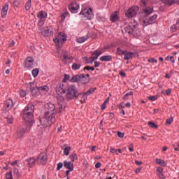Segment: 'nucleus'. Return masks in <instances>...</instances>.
<instances>
[{
	"instance_id": "1",
	"label": "nucleus",
	"mask_w": 179,
	"mask_h": 179,
	"mask_svg": "<svg viewBox=\"0 0 179 179\" xmlns=\"http://www.w3.org/2000/svg\"><path fill=\"white\" fill-rule=\"evenodd\" d=\"M34 105L29 104L22 111L23 120L28 127H31L34 124Z\"/></svg>"
},
{
	"instance_id": "2",
	"label": "nucleus",
	"mask_w": 179,
	"mask_h": 179,
	"mask_svg": "<svg viewBox=\"0 0 179 179\" xmlns=\"http://www.w3.org/2000/svg\"><path fill=\"white\" fill-rule=\"evenodd\" d=\"M55 113L45 112L43 118L40 120V123L43 127H51L52 124H55Z\"/></svg>"
},
{
	"instance_id": "3",
	"label": "nucleus",
	"mask_w": 179,
	"mask_h": 179,
	"mask_svg": "<svg viewBox=\"0 0 179 179\" xmlns=\"http://www.w3.org/2000/svg\"><path fill=\"white\" fill-rule=\"evenodd\" d=\"M78 89L75 85H71L66 88V100H73L75 97H78Z\"/></svg>"
},
{
	"instance_id": "4",
	"label": "nucleus",
	"mask_w": 179,
	"mask_h": 179,
	"mask_svg": "<svg viewBox=\"0 0 179 179\" xmlns=\"http://www.w3.org/2000/svg\"><path fill=\"white\" fill-rule=\"evenodd\" d=\"M66 38L67 36L65 33L59 32L57 36L53 39V41L58 47H62L65 43V41H66Z\"/></svg>"
},
{
	"instance_id": "5",
	"label": "nucleus",
	"mask_w": 179,
	"mask_h": 179,
	"mask_svg": "<svg viewBox=\"0 0 179 179\" xmlns=\"http://www.w3.org/2000/svg\"><path fill=\"white\" fill-rule=\"evenodd\" d=\"M79 15H83L84 17H86L87 20H92L94 17V14L93 13V9L92 8H85L80 11Z\"/></svg>"
},
{
	"instance_id": "6",
	"label": "nucleus",
	"mask_w": 179,
	"mask_h": 179,
	"mask_svg": "<svg viewBox=\"0 0 179 179\" xmlns=\"http://www.w3.org/2000/svg\"><path fill=\"white\" fill-rule=\"evenodd\" d=\"M139 8L138 6H132L129 8L125 13V16L127 19H131V17H135L136 16Z\"/></svg>"
},
{
	"instance_id": "7",
	"label": "nucleus",
	"mask_w": 179,
	"mask_h": 179,
	"mask_svg": "<svg viewBox=\"0 0 179 179\" xmlns=\"http://www.w3.org/2000/svg\"><path fill=\"white\" fill-rule=\"evenodd\" d=\"M36 162L40 163L41 166H45L47 162H48V155L46 152H41L36 158Z\"/></svg>"
},
{
	"instance_id": "8",
	"label": "nucleus",
	"mask_w": 179,
	"mask_h": 179,
	"mask_svg": "<svg viewBox=\"0 0 179 179\" xmlns=\"http://www.w3.org/2000/svg\"><path fill=\"white\" fill-rule=\"evenodd\" d=\"M37 17L39 19L38 26L40 27H43V26H44L45 19H47V13L43 10L39 11L38 13Z\"/></svg>"
},
{
	"instance_id": "9",
	"label": "nucleus",
	"mask_w": 179,
	"mask_h": 179,
	"mask_svg": "<svg viewBox=\"0 0 179 179\" xmlns=\"http://www.w3.org/2000/svg\"><path fill=\"white\" fill-rule=\"evenodd\" d=\"M66 85L59 83L56 86V93L58 96H62L66 93Z\"/></svg>"
},
{
	"instance_id": "10",
	"label": "nucleus",
	"mask_w": 179,
	"mask_h": 179,
	"mask_svg": "<svg viewBox=\"0 0 179 179\" xmlns=\"http://www.w3.org/2000/svg\"><path fill=\"white\" fill-rule=\"evenodd\" d=\"M41 34L44 37H51L54 35V29L52 27H46L43 29Z\"/></svg>"
},
{
	"instance_id": "11",
	"label": "nucleus",
	"mask_w": 179,
	"mask_h": 179,
	"mask_svg": "<svg viewBox=\"0 0 179 179\" xmlns=\"http://www.w3.org/2000/svg\"><path fill=\"white\" fill-rule=\"evenodd\" d=\"M157 19V15L155 14L154 15L149 17V19L144 20L143 23L144 26H149L150 24H153L156 22Z\"/></svg>"
},
{
	"instance_id": "12",
	"label": "nucleus",
	"mask_w": 179,
	"mask_h": 179,
	"mask_svg": "<svg viewBox=\"0 0 179 179\" xmlns=\"http://www.w3.org/2000/svg\"><path fill=\"white\" fill-rule=\"evenodd\" d=\"M79 4L75 1L72 2L69 6V9L71 13H78V10H79Z\"/></svg>"
},
{
	"instance_id": "13",
	"label": "nucleus",
	"mask_w": 179,
	"mask_h": 179,
	"mask_svg": "<svg viewBox=\"0 0 179 179\" xmlns=\"http://www.w3.org/2000/svg\"><path fill=\"white\" fill-rule=\"evenodd\" d=\"M30 128L31 127H27L26 129L22 128V129H20L19 130H17V133H16L17 138H18V139L23 138V136H24V134H26V132H29V131H30Z\"/></svg>"
},
{
	"instance_id": "14",
	"label": "nucleus",
	"mask_w": 179,
	"mask_h": 179,
	"mask_svg": "<svg viewBox=\"0 0 179 179\" xmlns=\"http://www.w3.org/2000/svg\"><path fill=\"white\" fill-rule=\"evenodd\" d=\"M33 62H34V58L33 57H27L25 59V68L31 69L33 68Z\"/></svg>"
},
{
	"instance_id": "15",
	"label": "nucleus",
	"mask_w": 179,
	"mask_h": 179,
	"mask_svg": "<svg viewBox=\"0 0 179 179\" xmlns=\"http://www.w3.org/2000/svg\"><path fill=\"white\" fill-rule=\"evenodd\" d=\"M101 54H103V52H101V51L96 50L94 52H92V62H88L89 64H92V62H94V61H96V59H97V58H99V57H100V55H101Z\"/></svg>"
},
{
	"instance_id": "16",
	"label": "nucleus",
	"mask_w": 179,
	"mask_h": 179,
	"mask_svg": "<svg viewBox=\"0 0 179 179\" xmlns=\"http://www.w3.org/2000/svg\"><path fill=\"white\" fill-rule=\"evenodd\" d=\"M80 82L83 85L89 83L90 82V74H80Z\"/></svg>"
},
{
	"instance_id": "17",
	"label": "nucleus",
	"mask_w": 179,
	"mask_h": 179,
	"mask_svg": "<svg viewBox=\"0 0 179 179\" xmlns=\"http://www.w3.org/2000/svg\"><path fill=\"white\" fill-rule=\"evenodd\" d=\"M37 90L40 93V94L44 95L48 93V90H50V87H48V85L37 87Z\"/></svg>"
},
{
	"instance_id": "18",
	"label": "nucleus",
	"mask_w": 179,
	"mask_h": 179,
	"mask_svg": "<svg viewBox=\"0 0 179 179\" xmlns=\"http://www.w3.org/2000/svg\"><path fill=\"white\" fill-rule=\"evenodd\" d=\"M9 10V3H6L1 9V17H6V15H8V10Z\"/></svg>"
},
{
	"instance_id": "19",
	"label": "nucleus",
	"mask_w": 179,
	"mask_h": 179,
	"mask_svg": "<svg viewBox=\"0 0 179 179\" xmlns=\"http://www.w3.org/2000/svg\"><path fill=\"white\" fill-rule=\"evenodd\" d=\"M46 113H55V105L48 103L45 105Z\"/></svg>"
},
{
	"instance_id": "20",
	"label": "nucleus",
	"mask_w": 179,
	"mask_h": 179,
	"mask_svg": "<svg viewBox=\"0 0 179 179\" xmlns=\"http://www.w3.org/2000/svg\"><path fill=\"white\" fill-rule=\"evenodd\" d=\"M5 106L6 110H11L15 104L13 103V101L12 99H8L6 101Z\"/></svg>"
},
{
	"instance_id": "21",
	"label": "nucleus",
	"mask_w": 179,
	"mask_h": 179,
	"mask_svg": "<svg viewBox=\"0 0 179 179\" xmlns=\"http://www.w3.org/2000/svg\"><path fill=\"white\" fill-rule=\"evenodd\" d=\"M124 61H128L129 59H132V58H134V55H135V53L132 52H128L126 50V52H124Z\"/></svg>"
},
{
	"instance_id": "22",
	"label": "nucleus",
	"mask_w": 179,
	"mask_h": 179,
	"mask_svg": "<svg viewBox=\"0 0 179 179\" xmlns=\"http://www.w3.org/2000/svg\"><path fill=\"white\" fill-rule=\"evenodd\" d=\"M179 30V18L176 19V24H173L171 27V31L173 33H176V31H178Z\"/></svg>"
},
{
	"instance_id": "23",
	"label": "nucleus",
	"mask_w": 179,
	"mask_h": 179,
	"mask_svg": "<svg viewBox=\"0 0 179 179\" xmlns=\"http://www.w3.org/2000/svg\"><path fill=\"white\" fill-rule=\"evenodd\" d=\"M64 166L68 170L73 171V162H72L64 161Z\"/></svg>"
},
{
	"instance_id": "24",
	"label": "nucleus",
	"mask_w": 179,
	"mask_h": 179,
	"mask_svg": "<svg viewBox=\"0 0 179 179\" xmlns=\"http://www.w3.org/2000/svg\"><path fill=\"white\" fill-rule=\"evenodd\" d=\"M26 163H27L29 167H34L36 166V162H37V159L35 158H29L25 160Z\"/></svg>"
},
{
	"instance_id": "25",
	"label": "nucleus",
	"mask_w": 179,
	"mask_h": 179,
	"mask_svg": "<svg viewBox=\"0 0 179 179\" xmlns=\"http://www.w3.org/2000/svg\"><path fill=\"white\" fill-rule=\"evenodd\" d=\"M118 12L115 11L113 14L110 15V20L113 23H115L118 19H120V17L118 16Z\"/></svg>"
},
{
	"instance_id": "26",
	"label": "nucleus",
	"mask_w": 179,
	"mask_h": 179,
	"mask_svg": "<svg viewBox=\"0 0 179 179\" xmlns=\"http://www.w3.org/2000/svg\"><path fill=\"white\" fill-rule=\"evenodd\" d=\"M100 61L102 62H110L113 60V56L111 55H104L99 58Z\"/></svg>"
},
{
	"instance_id": "27",
	"label": "nucleus",
	"mask_w": 179,
	"mask_h": 179,
	"mask_svg": "<svg viewBox=\"0 0 179 179\" xmlns=\"http://www.w3.org/2000/svg\"><path fill=\"white\" fill-rule=\"evenodd\" d=\"M70 82H72V83H76V82H80V75L78 74V75L73 76L70 79Z\"/></svg>"
},
{
	"instance_id": "28",
	"label": "nucleus",
	"mask_w": 179,
	"mask_h": 179,
	"mask_svg": "<svg viewBox=\"0 0 179 179\" xmlns=\"http://www.w3.org/2000/svg\"><path fill=\"white\" fill-rule=\"evenodd\" d=\"M69 16V12H68V10L66 8L64 9V13L62 14L61 16V20L62 22H64V20H65V19Z\"/></svg>"
},
{
	"instance_id": "29",
	"label": "nucleus",
	"mask_w": 179,
	"mask_h": 179,
	"mask_svg": "<svg viewBox=\"0 0 179 179\" xmlns=\"http://www.w3.org/2000/svg\"><path fill=\"white\" fill-rule=\"evenodd\" d=\"M89 40V36H82L80 38H78L76 39L77 43H79L80 44H82V43H85V41H87Z\"/></svg>"
},
{
	"instance_id": "30",
	"label": "nucleus",
	"mask_w": 179,
	"mask_h": 179,
	"mask_svg": "<svg viewBox=\"0 0 179 179\" xmlns=\"http://www.w3.org/2000/svg\"><path fill=\"white\" fill-rule=\"evenodd\" d=\"M162 1L166 6H171V5L176 3L175 0H162Z\"/></svg>"
},
{
	"instance_id": "31",
	"label": "nucleus",
	"mask_w": 179,
	"mask_h": 179,
	"mask_svg": "<svg viewBox=\"0 0 179 179\" xmlns=\"http://www.w3.org/2000/svg\"><path fill=\"white\" fill-rule=\"evenodd\" d=\"M124 30L126 33H128V34H133L134 29L131 27V25H129L124 28Z\"/></svg>"
},
{
	"instance_id": "32",
	"label": "nucleus",
	"mask_w": 179,
	"mask_h": 179,
	"mask_svg": "<svg viewBox=\"0 0 179 179\" xmlns=\"http://www.w3.org/2000/svg\"><path fill=\"white\" fill-rule=\"evenodd\" d=\"M143 12L144 13H145V15H152V13H153V8L146 7V8L144 9Z\"/></svg>"
},
{
	"instance_id": "33",
	"label": "nucleus",
	"mask_w": 179,
	"mask_h": 179,
	"mask_svg": "<svg viewBox=\"0 0 179 179\" xmlns=\"http://www.w3.org/2000/svg\"><path fill=\"white\" fill-rule=\"evenodd\" d=\"M156 162L157 164H159V166H163L164 167H166L167 166V163L162 159H157Z\"/></svg>"
},
{
	"instance_id": "34",
	"label": "nucleus",
	"mask_w": 179,
	"mask_h": 179,
	"mask_svg": "<svg viewBox=\"0 0 179 179\" xmlns=\"http://www.w3.org/2000/svg\"><path fill=\"white\" fill-rule=\"evenodd\" d=\"M69 159H71V163H73L75 160H78V155L75 152H73L69 155Z\"/></svg>"
},
{
	"instance_id": "35",
	"label": "nucleus",
	"mask_w": 179,
	"mask_h": 179,
	"mask_svg": "<svg viewBox=\"0 0 179 179\" xmlns=\"http://www.w3.org/2000/svg\"><path fill=\"white\" fill-rule=\"evenodd\" d=\"M80 66H82L80 64L73 63L71 68L73 71H78V69H80Z\"/></svg>"
},
{
	"instance_id": "36",
	"label": "nucleus",
	"mask_w": 179,
	"mask_h": 179,
	"mask_svg": "<svg viewBox=\"0 0 179 179\" xmlns=\"http://www.w3.org/2000/svg\"><path fill=\"white\" fill-rule=\"evenodd\" d=\"M96 89V87H91L86 92H85V94H86V96H90V94H93V93H94Z\"/></svg>"
},
{
	"instance_id": "37",
	"label": "nucleus",
	"mask_w": 179,
	"mask_h": 179,
	"mask_svg": "<svg viewBox=\"0 0 179 179\" xmlns=\"http://www.w3.org/2000/svg\"><path fill=\"white\" fill-rule=\"evenodd\" d=\"M39 72L40 70L38 68L33 69L31 71L32 76H34V78H37V76H38Z\"/></svg>"
},
{
	"instance_id": "38",
	"label": "nucleus",
	"mask_w": 179,
	"mask_h": 179,
	"mask_svg": "<svg viewBox=\"0 0 179 179\" xmlns=\"http://www.w3.org/2000/svg\"><path fill=\"white\" fill-rule=\"evenodd\" d=\"M148 3H149V0H141L140 6L141 8H145V6H148Z\"/></svg>"
},
{
	"instance_id": "39",
	"label": "nucleus",
	"mask_w": 179,
	"mask_h": 179,
	"mask_svg": "<svg viewBox=\"0 0 179 179\" xmlns=\"http://www.w3.org/2000/svg\"><path fill=\"white\" fill-rule=\"evenodd\" d=\"M63 61H64L65 62H66L67 61H71V62H72V61H73V57H72V56L69 57L68 55H64Z\"/></svg>"
},
{
	"instance_id": "40",
	"label": "nucleus",
	"mask_w": 179,
	"mask_h": 179,
	"mask_svg": "<svg viewBox=\"0 0 179 179\" xmlns=\"http://www.w3.org/2000/svg\"><path fill=\"white\" fill-rule=\"evenodd\" d=\"M126 52L127 50H122L121 48H117L116 51L117 55H124Z\"/></svg>"
},
{
	"instance_id": "41",
	"label": "nucleus",
	"mask_w": 179,
	"mask_h": 179,
	"mask_svg": "<svg viewBox=\"0 0 179 179\" xmlns=\"http://www.w3.org/2000/svg\"><path fill=\"white\" fill-rule=\"evenodd\" d=\"M13 174L17 178H20V173H19V169L17 168L13 169Z\"/></svg>"
},
{
	"instance_id": "42",
	"label": "nucleus",
	"mask_w": 179,
	"mask_h": 179,
	"mask_svg": "<svg viewBox=\"0 0 179 179\" xmlns=\"http://www.w3.org/2000/svg\"><path fill=\"white\" fill-rule=\"evenodd\" d=\"M30 8H31V0H28L25 4V9L26 10H30Z\"/></svg>"
},
{
	"instance_id": "43",
	"label": "nucleus",
	"mask_w": 179,
	"mask_h": 179,
	"mask_svg": "<svg viewBox=\"0 0 179 179\" xmlns=\"http://www.w3.org/2000/svg\"><path fill=\"white\" fill-rule=\"evenodd\" d=\"M71 152V147L68 146L64 149V153L65 156H69V152Z\"/></svg>"
},
{
	"instance_id": "44",
	"label": "nucleus",
	"mask_w": 179,
	"mask_h": 179,
	"mask_svg": "<svg viewBox=\"0 0 179 179\" xmlns=\"http://www.w3.org/2000/svg\"><path fill=\"white\" fill-rule=\"evenodd\" d=\"M148 124L149 127H150V128H155V129H157V128H159V125L155 124L153 122H148Z\"/></svg>"
},
{
	"instance_id": "45",
	"label": "nucleus",
	"mask_w": 179,
	"mask_h": 179,
	"mask_svg": "<svg viewBox=\"0 0 179 179\" xmlns=\"http://www.w3.org/2000/svg\"><path fill=\"white\" fill-rule=\"evenodd\" d=\"M7 122L8 124H13V116H12V115L7 116Z\"/></svg>"
},
{
	"instance_id": "46",
	"label": "nucleus",
	"mask_w": 179,
	"mask_h": 179,
	"mask_svg": "<svg viewBox=\"0 0 179 179\" xmlns=\"http://www.w3.org/2000/svg\"><path fill=\"white\" fill-rule=\"evenodd\" d=\"M128 96H134V92L131 91L123 96V100H128Z\"/></svg>"
},
{
	"instance_id": "47",
	"label": "nucleus",
	"mask_w": 179,
	"mask_h": 179,
	"mask_svg": "<svg viewBox=\"0 0 179 179\" xmlns=\"http://www.w3.org/2000/svg\"><path fill=\"white\" fill-rule=\"evenodd\" d=\"M124 108H125V106H122V104L120 103L119 107L120 114H123V115H125V110H124Z\"/></svg>"
},
{
	"instance_id": "48",
	"label": "nucleus",
	"mask_w": 179,
	"mask_h": 179,
	"mask_svg": "<svg viewBox=\"0 0 179 179\" xmlns=\"http://www.w3.org/2000/svg\"><path fill=\"white\" fill-rule=\"evenodd\" d=\"M5 178L6 179H13V176H12V171L6 173Z\"/></svg>"
},
{
	"instance_id": "49",
	"label": "nucleus",
	"mask_w": 179,
	"mask_h": 179,
	"mask_svg": "<svg viewBox=\"0 0 179 179\" xmlns=\"http://www.w3.org/2000/svg\"><path fill=\"white\" fill-rule=\"evenodd\" d=\"M173 120H174V117H171L170 118L167 119L166 120V125H171V123L173 122Z\"/></svg>"
},
{
	"instance_id": "50",
	"label": "nucleus",
	"mask_w": 179,
	"mask_h": 179,
	"mask_svg": "<svg viewBox=\"0 0 179 179\" xmlns=\"http://www.w3.org/2000/svg\"><path fill=\"white\" fill-rule=\"evenodd\" d=\"M148 100H150L151 101H156V100H157V96H148Z\"/></svg>"
},
{
	"instance_id": "51",
	"label": "nucleus",
	"mask_w": 179,
	"mask_h": 179,
	"mask_svg": "<svg viewBox=\"0 0 179 179\" xmlns=\"http://www.w3.org/2000/svg\"><path fill=\"white\" fill-rule=\"evenodd\" d=\"M20 95L21 97H26V91L23 90H20Z\"/></svg>"
},
{
	"instance_id": "52",
	"label": "nucleus",
	"mask_w": 179,
	"mask_h": 179,
	"mask_svg": "<svg viewBox=\"0 0 179 179\" xmlns=\"http://www.w3.org/2000/svg\"><path fill=\"white\" fill-rule=\"evenodd\" d=\"M97 20H98L99 22H105V21H106V17H101V16H100V15H98V16H97Z\"/></svg>"
},
{
	"instance_id": "53",
	"label": "nucleus",
	"mask_w": 179,
	"mask_h": 179,
	"mask_svg": "<svg viewBox=\"0 0 179 179\" xmlns=\"http://www.w3.org/2000/svg\"><path fill=\"white\" fill-rule=\"evenodd\" d=\"M62 167H64V164L62 162H59L57 164V170H61Z\"/></svg>"
},
{
	"instance_id": "54",
	"label": "nucleus",
	"mask_w": 179,
	"mask_h": 179,
	"mask_svg": "<svg viewBox=\"0 0 179 179\" xmlns=\"http://www.w3.org/2000/svg\"><path fill=\"white\" fill-rule=\"evenodd\" d=\"M157 176L159 177V178H161V179L166 178V176H164V174H163V173H158Z\"/></svg>"
},
{
	"instance_id": "55",
	"label": "nucleus",
	"mask_w": 179,
	"mask_h": 179,
	"mask_svg": "<svg viewBox=\"0 0 179 179\" xmlns=\"http://www.w3.org/2000/svg\"><path fill=\"white\" fill-rule=\"evenodd\" d=\"M69 78H71L69 75L65 74L64 78L63 79V82H66V80H69Z\"/></svg>"
},
{
	"instance_id": "56",
	"label": "nucleus",
	"mask_w": 179,
	"mask_h": 179,
	"mask_svg": "<svg viewBox=\"0 0 179 179\" xmlns=\"http://www.w3.org/2000/svg\"><path fill=\"white\" fill-rule=\"evenodd\" d=\"M124 135H125L124 133H122L121 131H117V136H118V138H123Z\"/></svg>"
},
{
	"instance_id": "57",
	"label": "nucleus",
	"mask_w": 179,
	"mask_h": 179,
	"mask_svg": "<svg viewBox=\"0 0 179 179\" xmlns=\"http://www.w3.org/2000/svg\"><path fill=\"white\" fill-rule=\"evenodd\" d=\"M148 62H155V64H157V59H155V58H150L148 59Z\"/></svg>"
},
{
	"instance_id": "58",
	"label": "nucleus",
	"mask_w": 179,
	"mask_h": 179,
	"mask_svg": "<svg viewBox=\"0 0 179 179\" xmlns=\"http://www.w3.org/2000/svg\"><path fill=\"white\" fill-rule=\"evenodd\" d=\"M129 152H134V144L131 143L129 145Z\"/></svg>"
},
{
	"instance_id": "59",
	"label": "nucleus",
	"mask_w": 179,
	"mask_h": 179,
	"mask_svg": "<svg viewBox=\"0 0 179 179\" xmlns=\"http://www.w3.org/2000/svg\"><path fill=\"white\" fill-rule=\"evenodd\" d=\"M30 90L31 93H37V92H38V90H37V87L36 88H30Z\"/></svg>"
},
{
	"instance_id": "60",
	"label": "nucleus",
	"mask_w": 179,
	"mask_h": 179,
	"mask_svg": "<svg viewBox=\"0 0 179 179\" xmlns=\"http://www.w3.org/2000/svg\"><path fill=\"white\" fill-rule=\"evenodd\" d=\"M166 96H170V94H171V89H167L166 90Z\"/></svg>"
},
{
	"instance_id": "61",
	"label": "nucleus",
	"mask_w": 179,
	"mask_h": 179,
	"mask_svg": "<svg viewBox=\"0 0 179 179\" xmlns=\"http://www.w3.org/2000/svg\"><path fill=\"white\" fill-rule=\"evenodd\" d=\"M157 173H163V168L162 167H157Z\"/></svg>"
},
{
	"instance_id": "62",
	"label": "nucleus",
	"mask_w": 179,
	"mask_h": 179,
	"mask_svg": "<svg viewBox=\"0 0 179 179\" xmlns=\"http://www.w3.org/2000/svg\"><path fill=\"white\" fill-rule=\"evenodd\" d=\"M119 73H120V76H122V78H125V76H127V74L124 71H120Z\"/></svg>"
},
{
	"instance_id": "63",
	"label": "nucleus",
	"mask_w": 179,
	"mask_h": 179,
	"mask_svg": "<svg viewBox=\"0 0 179 179\" xmlns=\"http://www.w3.org/2000/svg\"><path fill=\"white\" fill-rule=\"evenodd\" d=\"M100 66V62H94V67L99 68Z\"/></svg>"
},
{
	"instance_id": "64",
	"label": "nucleus",
	"mask_w": 179,
	"mask_h": 179,
	"mask_svg": "<svg viewBox=\"0 0 179 179\" xmlns=\"http://www.w3.org/2000/svg\"><path fill=\"white\" fill-rule=\"evenodd\" d=\"M95 167H96V169H100V167H101V163L97 162V163L95 164Z\"/></svg>"
}]
</instances>
